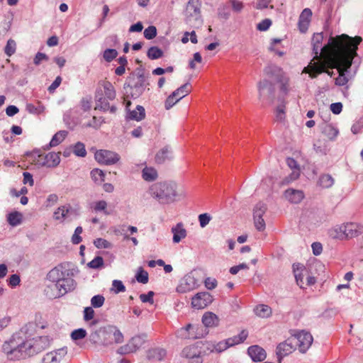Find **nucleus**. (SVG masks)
Masks as SVG:
<instances>
[{"instance_id": "obj_21", "label": "nucleus", "mask_w": 363, "mask_h": 363, "mask_svg": "<svg viewBox=\"0 0 363 363\" xmlns=\"http://www.w3.org/2000/svg\"><path fill=\"white\" fill-rule=\"evenodd\" d=\"M247 353L254 362H262L267 357L265 350L258 345L250 346L247 350Z\"/></svg>"}, {"instance_id": "obj_30", "label": "nucleus", "mask_w": 363, "mask_h": 363, "mask_svg": "<svg viewBox=\"0 0 363 363\" xmlns=\"http://www.w3.org/2000/svg\"><path fill=\"white\" fill-rule=\"evenodd\" d=\"M167 354L166 350L162 348H153L147 351V357L150 360H163Z\"/></svg>"}, {"instance_id": "obj_32", "label": "nucleus", "mask_w": 363, "mask_h": 363, "mask_svg": "<svg viewBox=\"0 0 363 363\" xmlns=\"http://www.w3.org/2000/svg\"><path fill=\"white\" fill-rule=\"evenodd\" d=\"M101 85L104 89V97L108 100H113L116 98V94L113 84L108 81H104L101 83Z\"/></svg>"}, {"instance_id": "obj_1", "label": "nucleus", "mask_w": 363, "mask_h": 363, "mask_svg": "<svg viewBox=\"0 0 363 363\" xmlns=\"http://www.w3.org/2000/svg\"><path fill=\"white\" fill-rule=\"evenodd\" d=\"M323 33H315L312 38L313 59L303 68V73L309 74L310 77L316 78L324 71L328 63L333 65L342 63L346 67H350L352 60L357 55L358 45L362 38H351L346 34L335 37L330 36L328 44L322 47Z\"/></svg>"}, {"instance_id": "obj_49", "label": "nucleus", "mask_w": 363, "mask_h": 363, "mask_svg": "<svg viewBox=\"0 0 363 363\" xmlns=\"http://www.w3.org/2000/svg\"><path fill=\"white\" fill-rule=\"evenodd\" d=\"M16 43L14 40L9 39L7 41L6 45L4 48V52L7 56H11L16 52Z\"/></svg>"}, {"instance_id": "obj_9", "label": "nucleus", "mask_w": 363, "mask_h": 363, "mask_svg": "<svg viewBox=\"0 0 363 363\" xmlns=\"http://www.w3.org/2000/svg\"><path fill=\"white\" fill-rule=\"evenodd\" d=\"M79 214L77 208L72 206L69 203H66L59 206L53 213V218L63 223L67 220H72Z\"/></svg>"}, {"instance_id": "obj_52", "label": "nucleus", "mask_w": 363, "mask_h": 363, "mask_svg": "<svg viewBox=\"0 0 363 363\" xmlns=\"http://www.w3.org/2000/svg\"><path fill=\"white\" fill-rule=\"evenodd\" d=\"M104 265V259L100 257L97 256L94 259H92L91 262H89L87 264V266L91 269H99L101 267Z\"/></svg>"}, {"instance_id": "obj_20", "label": "nucleus", "mask_w": 363, "mask_h": 363, "mask_svg": "<svg viewBox=\"0 0 363 363\" xmlns=\"http://www.w3.org/2000/svg\"><path fill=\"white\" fill-rule=\"evenodd\" d=\"M284 196L285 199L291 203H299L305 197L303 191L294 189H286L284 191Z\"/></svg>"}, {"instance_id": "obj_26", "label": "nucleus", "mask_w": 363, "mask_h": 363, "mask_svg": "<svg viewBox=\"0 0 363 363\" xmlns=\"http://www.w3.org/2000/svg\"><path fill=\"white\" fill-rule=\"evenodd\" d=\"M321 133L330 140H334L337 134L338 130L330 123H323L320 125Z\"/></svg>"}, {"instance_id": "obj_25", "label": "nucleus", "mask_w": 363, "mask_h": 363, "mask_svg": "<svg viewBox=\"0 0 363 363\" xmlns=\"http://www.w3.org/2000/svg\"><path fill=\"white\" fill-rule=\"evenodd\" d=\"M293 271L297 284L303 288V276L307 273L306 268L300 263L294 264Z\"/></svg>"}, {"instance_id": "obj_50", "label": "nucleus", "mask_w": 363, "mask_h": 363, "mask_svg": "<svg viewBox=\"0 0 363 363\" xmlns=\"http://www.w3.org/2000/svg\"><path fill=\"white\" fill-rule=\"evenodd\" d=\"M117 55L118 52L116 50L108 48L104 50L103 57L106 62H110L115 59Z\"/></svg>"}, {"instance_id": "obj_64", "label": "nucleus", "mask_w": 363, "mask_h": 363, "mask_svg": "<svg viewBox=\"0 0 363 363\" xmlns=\"http://www.w3.org/2000/svg\"><path fill=\"white\" fill-rule=\"evenodd\" d=\"M271 25L272 21L270 19L266 18L257 25V29L260 31H265L269 29Z\"/></svg>"}, {"instance_id": "obj_60", "label": "nucleus", "mask_w": 363, "mask_h": 363, "mask_svg": "<svg viewBox=\"0 0 363 363\" xmlns=\"http://www.w3.org/2000/svg\"><path fill=\"white\" fill-rule=\"evenodd\" d=\"M155 294L152 291H150L147 294H142L140 295V299L143 303H149L150 304L154 303V296Z\"/></svg>"}, {"instance_id": "obj_57", "label": "nucleus", "mask_w": 363, "mask_h": 363, "mask_svg": "<svg viewBox=\"0 0 363 363\" xmlns=\"http://www.w3.org/2000/svg\"><path fill=\"white\" fill-rule=\"evenodd\" d=\"M94 245L99 249L104 248H110L111 247V244L106 240L103 238H96L94 241Z\"/></svg>"}, {"instance_id": "obj_58", "label": "nucleus", "mask_w": 363, "mask_h": 363, "mask_svg": "<svg viewBox=\"0 0 363 363\" xmlns=\"http://www.w3.org/2000/svg\"><path fill=\"white\" fill-rule=\"evenodd\" d=\"M184 281L185 284L187 285L188 286L186 287L184 290H182V289H181V287H182V286H181L178 289V291L184 292V291H185V290H191V289H193L194 285L195 284V280H194V277H192L191 276H186L184 277Z\"/></svg>"}, {"instance_id": "obj_6", "label": "nucleus", "mask_w": 363, "mask_h": 363, "mask_svg": "<svg viewBox=\"0 0 363 363\" xmlns=\"http://www.w3.org/2000/svg\"><path fill=\"white\" fill-rule=\"evenodd\" d=\"M50 344V340L47 336H40L36 338L26 340L23 341V352L25 358L33 356L46 349Z\"/></svg>"}, {"instance_id": "obj_3", "label": "nucleus", "mask_w": 363, "mask_h": 363, "mask_svg": "<svg viewBox=\"0 0 363 363\" xmlns=\"http://www.w3.org/2000/svg\"><path fill=\"white\" fill-rule=\"evenodd\" d=\"M148 85L147 77L145 75L144 69L139 67L127 78L124 89L128 88L129 91H127V93L132 99H135L142 96Z\"/></svg>"}, {"instance_id": "obj_22", "label": "nucleus", "mask_w": 363, "mask_h": 363, "mask_svg": "<svg viewBox=\"0 0 363 363\" xmlns=\"http://www.w3.org/2000/svg\"><path fill=\"white\" fill-rule=\"evenodd\" d=\"M312 11L310 9H305L301 12L298 19V28L301 33H305L308 28Z\"/></svg>"}, {"instance_id": "obj_11", "label": "nucleus", "mask_w": 363, "mask_h": 363, "mask_svg": "<svg viewBox=\"0 0 363 363\" xmlns=\"http://www.w3.org/2000/svg\"><path fill=\"white\" fill-rule=\"evenodd\" d=\"M257 89L259 98L272 104L275 96V87L274 84L267 79H263L258 82Z\"/></svg>"}, {"instance_id": "obj_27", "label": "nucleus", "mask_w": 363, "mask_h": 363, "mask_svg": "<svg viewBox=\"0 0 363 363\" xmlns=\"http://www.w3.org/2000/svg\"><path fill=\"white\" fill-rule=\"evenodd\" d=\"M35 329V325L33 323H28L24 325L19 330L18 333L13 335H18L17 340L21 342L23 338H28L32 335V333Z\"/></svg>"}, {"instance_id": "obj_33", "label": "nucleus", "mask_w": 363, "mask_h": 363, "mask_svg": "<svg viewBox=\"0 0 363 363\" xmlns=\"http://www.w3.org/2000/svg\"><path fill=\"white\" fill-rule=\"evenodd\" d=\"M142 177L146 182H153L158 177L157 170L151 167H145L142 171Z\"/></svg>"}, {"instance_id": "obj_62", "label": "nucleus", "mask_w": 363, "mask_h": 363, "mask_svg": "<svg viewBox=\"0 0 363 363\" xmlns=\"http://www.w3.org/2000/svg\"><path fill=\"white\" fill-rule=\"evenodd\" d=\"M179 101L177 96H172V93L167 98L164 106L167 110L170 109L175 104Z\"/></svg>"}, {"instance_id": "obj_40", "label": "nucleus", "mask_w": 363, "mask_h": 363, "mask_svg": "<svg viewBox=\"0 0 363 363\" xmlns=\"http://www.w3.org/2000/svg\"><path fill=\"white\" fill-rule=\"evenodd\" d=\"M286 163H287V165L291 168V169H296V170L292 172V174H291V179L292 180H295L298 177H299V169H298V164L297 163V162L293 159V158H291V157H288L286 159Z\"/></svg>"}, {"instance_id": "obj_38", "label": "nucleus", "mask_w": 363, "mask_h": 363, "mask_svg": "<svg viewBox=\"0 0 363 363\" xmlns=\"http://www.w3.org/2000/svg\"><path fill=\"white\" fill-rule=\"evenodd\" d=\"M189 87L190 84L189 83L183 84L172 92V96H177L179 100L182 99L191 91Z\"/></svg>"}, {"instance_id": "obj_53", "label": "nucleus", "mask_w": 363, "mask_h": 363, "mask_svg": "<svg viewBox=\"0 0 363 363\" xmlns=\"http://www.w3.org/2000/svg\"><path fill=\"white\" fill-rule=\"evenodd\" d=\"M105 301V298L102 295L94 296L91 299V304L94 308L101 307Z\"/></svg>"}, {"instance_id": "obj_7", "label": "nucleus", "mask_w": 363, "mask_h": 363, "mask_svg": "<svg viewBox=\"0 0 363 363\" xmlns=\"http://www.w3.org/2000/svg\"><path fill=\"white\" fill-rule=\"evenodd\" d=\"M18 335H13L8 341L2 345V350L11 359H19L25 358L24 347L23 342L17 340Z\"/></svg>"}, {"instance_id": "obj_59", "label": "nucleus", "mask_w": 363, "mask_h": 363, "mask_svg": "<svg viewBox=\"0 0 363 363\" xmlns=\"http://www.w3.org/2000/svg\"><path fill=\"white\" fill-rule=\"evenodd\" d=\"M253 220L254 225L258 231L262 232L265 230L266 224L262 217L253 218Z\"/></svg>"}, {"instance_id": "obj_2", "label": "nucleus", "mask_w": 363, "mask_h": 363, "mask_svg": "<svg viewBox=\"0 0 363 363\" xmlns=\"http://www.w3.org/2000/svg\"><path fill=\"white\" fill-rule=\"evenodd\" d=\"M76 269L67 262L57 264L50 269L46 275L49 282L45 289L46 295L50 298L63 296L75 289L76 281L73 279Z\"/></svg>"}, {"instance_id": "obj_18", "label": "nucleus", "mask_w": 363, "mask_h": 363, "mask_svg": "<svg viewBox=\"0 0 363 363\" xmlns=\"http://www.w3.org/2000/svg\"><path fill=\"white\" fill-rule=\"evenodd\" d=\"M67 354L66 347H62L56 350L46 353L42 363H60Z\"/></svg>"}, {"instance_id": "obj_39", "label": "nucleus", "mask_w": 363, "mask_h": 363, "mask_svg": "<svg viewBox=\"0 0 363 363\" xmlns=\"http://www.w3.org/2000/svg\"><path fill=\"white\" fill-rule=\"evenodd\" d=\"M170 153V150L168 147H164L161 149L155 155V162L157 164L164 163L166 160L169 159V154Z\"/></svg>"}, {"instance_id": "obj_56", "label": "nucleus", "mask_w": 363, "mask_h": 363, "mask_svg": "<svg viewBox=\"0 0 363 363\" xmlns=\"http://www.w3.org/2000/svg\"><path fill=\"white\" fill-rule=\"evenodd\" d=\"M111 290L113 291L115 294H118L120 292H124L125 287L121 281L113 280Z\"/></svg>"}, {"instance_id": "obj_17", "label": "nucleus", "mask_w": 363, "mask_h": 363, "mask_svg": "<svg viewBox=\"0 0 363 363\" xmlns=\"http://www.w3.org/2000/svg\"><path fill=\"white\" fill-rule=\"evenodd\" d=\"M293 342L294 341L291 337L277 345L276 354L279 362L284 357L289 355L296 349Z\"/></svg>"}, {"instance_id": "obj_29", "label": "nucleus", "mask_w": 363, "mask_h": 363, "mask_svg": "<svg viewBox=\"0 0 363 363\" xmlns=\"http://www.w3.org/2000/svg\"><path fill=\"white\" fill-rule=\"evenodd\" d=\"M106 333L113 336V340L115 343H121L123 342V335L120 330L113 325H109L106 328Z\"/></svg>"}, {"instance_id": "obj_15", "label": "nucleus", "mask_w": 363, "mask_h": 363, "mask_svg": "<svg viewBox=\"0 0 363 363\" xmlns=\"http://www.w3.org/2000/svg\"><path fill=\"white\" fill-rule=\"evenodd\" d=\"M96 101L95 109H99L103 111H110L111 113H115L117 108L115 106H110L108 99L104 96L103 90L101 87L98 88L95 92L94 96Z\"/></svg>"}, {"instance_id": "obj_43", "label": "nucleus", "mask_w": 363, "mask_h": 363, "mask_svg": "<svg viewBox=\"0 0 363 363\" xmlns=\"http://www.w3.org/2000/svg\"><path fill=\"white\" fill-rule=\"evenodd\" d=\"M267 210V205L264 203L259 202L256 204L253 209V218L262 217Z\"/></svg>"}, {"instance_id": "obj_63", "label": "nucleus", "mask_w": 363, "mask_h": 363, "mask_svg": "<svg viewBox=\"0 0 363 363\" xmlns=\"http://www.w3.org/2000/svg\"><path fill=\"white\" fill-rule=\"evenodd\" d=\"M211 220V217L208 213H202L199 216V221L201 228L206 227Z\"/></svg>"}, {"instance_id": "obj_19", "label": "nucleus", "mask_w": 363, "mask_h": 363, "mask_svg": "<svg viewBox=\"0 0 363 363\" xmlns=\"http://www.w3.org/2000/svg\"><path fill=\"white\" fill-rule=\"evenodd\" d=\"M342 230L345 234V238H354L363 233V225L356 223H349L342 225Z\"/></svg>"}, {"instance_id": "obj_61", "label": "nucleus", "mask_w": 363, "mask_h": 363, "mask_svg": "<svg viewBox=\"0 0 363 363\" xmlns=\"http://www.w3.org/2000/svg\"><path fill=\"white\" fill-rule=\"evenodd\" d=\"M230 346L227 339L218 342H215L216 352H221L229 348Z\"/></svg>"}, {"instance_id": "obj_13", "label": "nucleus", "mask_w": 363, "mask_h": 363, "mask_svg": "<svg viewBox=\"0 0 363 363\" xmlns=\"http://www.w3.org/2000/svg\"><path fill=\"white\" fill-rule=\"evenodd\" d=\"M266 73L270 76H275L276 80L280 84V90L284 94H287L289 91V79L286 77L281 69L275 66L268 67L266 69Z\"/></svg>"}, {"instance_id": "obj_35", "label": "nucleus", "mask_w": 363, "mask_h": 363, "mask_svg": "<svg viewBox=\"0 0 363 363\" xmlns=\"http://www.w3.org/2000/svg\"><path fill=\"white\" fill-rule=\"evenodd\" d=\"M248 336V332L246 330H242L240 334L235 335L232 337L228 338L230 347L243 342Z\"/></svg>"}, {"instance_id": "obj_28", "label": "nucleus", "mask_w": 363, "mask_h": 363, "mask_svg": "<svg viewBox=\"0 0 363 363\" xmlns=\"http://www.w3.org/2000/svg\"><path fill=\"white\" fill-rule=\"evenodd\" d=\"M202 323L206 327H216L219 324V318L212 312H206L202 317Z\"/></svg>"}, {"instance_id": "obj_14", "label": "nucleus", "mask_w": 363, "mask_h": 363, "mask_svg": "<svg viewBox=\"0 0 363 363\" xmlns=\"http://www.w3.org/2000/svg\"><path fill=\"white\" fill-rule=\"evenodd\" d=\"M94 157L99 163L105 165L114 164L120 160L118 154L106 150H97L95 152Z\"/></svg>"}, {"instance_id": "obj_42", "label": "nucleus", "mask_w": 363, "mask_h": 363, "mask_svg": "<svg viewBox=\"0 0 363 363\" xmlns=\"http://www.w3.org/2000/svg\"><path fill=\"white\" fill-rule=\"evenodd\" d=\"M107 202L104 200L98 201L91 204V208L96 212L103 211L104 214L108 215L109 213L106 211Z\"/></svg>"}, {"instance_id": "obj_37", "label": "nucleus", "mask_w": 363, "mask_h": 363, "mask_svg": "<svg viewBox=\"0 0 363 363\" xmlns=\"http://www.w3.org/2000/svg\"><path fill=\"white\" fill-rule=\"evenodd\" d=\"M145 116V111L143 106L138 105L136 110L130 111L129 118L137 121L143 120Z\"/></svg>"}, {"instance_id": "obj_34", "label": "nucleus", "mask_w": 363, "mask_h": 363, "mask_svg": "<svg viewBox=\"0 0 363 363\" xmlns=\"http://www.w3.org/2000/svg\"><path fill=\"white\" fill-rule=\"evenodd\" d=\"M255 314L262 318H269L272 313V308L267 305L260 304L254 309Z\"/></svg>"}, {"instance_id": "obj_24", "label": "nucleus", "mask_w": 363, "mask_h": 363, "mask_svg": "<svg viewBox=\"0 0 363 363\" xmlns=\"http://www.w3.org/2000/svg\"><path fill=\"white\" fill-rule=\"evenodd\" d=\"M332 67H337L339 72V76L335 79V84L337 86H344L348 82V79L345 75V72H347L350 67H346L343 64L340 63L333 65L332 63Z\"/></svg>"}, {"instance_id": "obj_12", "label": "nucleus", "mask_w": 363, "mask_h": 363, "mask_svg": "<svg viewBox=\"0 0 363 363\" xmlns=\"http://www.w3.org/2000/svg\"><path fill=\"white\" fill-rule=\"evenodd\" d=\"M146 338L147 335L145 334L135 335L126 345L121 346L118 349V352L121 354L135 352L144 345Z\"/></svg>"}, {"instance_id": "obj_54", "label": "nucleus", "mask_w": 363, "mask_h": 363, "mask_svg": "<svg viewBox=\"0 0 363 363\" xmlns=\"http://www.w3.org/2000/svg\"><path fill=\"white\" fill-rule=\"evenodd\" d=\"M330 235L335 239H343L345 238V234L342 230V225L330 230Z\"/></svg>"}, {"instance_id": "obj_41", "label": "nucleus", "mask_w": 363, "mask_h": 363, "mask_svg": "<svg viewBox=\"0 0 363 363\" xmlns=\"http://www.w3.org/2000/svg\"><path fill=\"white\" fill-rule=\"evenodd\" d=\"M147 55L150 60H157L163 56V51L158 47L152 46L148 49Z\"/></svg>"}, {"instance_id": "obj_47", "label": "nucleus", "mask_w": 363, "mask_h": 363, "mask_svg": "<svg viewBox=\"0 0 363 363\" xmlns=\"http://www.w3.org/2000/svg\"><path fill=\"white\" fill-rule=\"evenodd\" d=\"M91 176L95 182L101 183L104 181L105 174L99 169H94L91 172Z\"/></svg>"}, {"instance_id": "obj_36", "label": "nucleus", "mask_w": 363, "mask_h": 363, "mask_svg": "<svg viewBox=\"0 0 363 363\" xmlns=\"http://www.w3.org/2000/svg\"><path fill=\"white\" fill-rule=\"evenodd\" d=\"M23 220V214L18 211L11 212L7 216V221L11 226L20 225Z\"/></svg>"}, {"instance_id": "obj_23", "label": "nucleus", "mask_w": 363, "mask_h": 363, "mask_svg": "<svg viewBox=\"0 0 363 363\" xmlns=\"http://www.w3.org/2000/svg\"><path fill=\"white\" fill-rule=\"evenodd\" d=\"M171 231L173 234L172 241L174 243H179L187 235L182 223H178L176 225L173 226Z\"/></svg>"}, {"instance_id": "obj_51", "label": "nucleus", "mask_w": 363, "mask_h": 363, "mask_svg": "<svg viewBox=\"0 0 363 363\" xmlns=\"http://www.w3.org/2000/svg\"><path fill=\"white\" fill-rule=\"evenodd\" d=\"M87 333L86 330L83 328H79L74 330L71 333V338L73 340H79L84 338L86 336Z\"/></svg>"}, {"instance_id": "obj_10", "label": "nucleus", "mask_w": 363, "mask_h": 363, "mask_svg": "<svg viewBox=\"0 0 363 363\" xmlns=\"http://www.w3.org/2000/svg\"><path fill=\"white\" fill-rule=\"evenodd\" d=\"M291 338L296 348H298L301 353H305L311 346L313 341L312 335L305 330L296 333Z\"/></svg>"}, {"instance_id": "obj_31", "label": "nucleus", "mask_w": 363, "mask_h": 363, "mask_svg": "<svg viewBox=\"0 0 363 363\" xmlns=\"http://www.w3.org/2000/svg\"><path fill=\"white\" fill-rule=\"evenodd\" d=\"M67 132L65 130H60L55 133L52 137V140H50V143L44 147V150H47L50 147L58 145L65 140V137L67 136Z\"/></svg>"}, {"instance_id": "obj_48", "label": "nucleus", "mask_w": 363, "mask_h": 363, "mask_svg": "<svg viewBox=\"0 0 363 363\" xmlns=\"http://www.w3.org/2000/svg\"><path fill=\"white\" fill-rule=\"evenodd\" d=\"M135 279L139 283L147 284L148 282V273L142 267H139Z\"/></svg>"}, {"instance_id": "obj_44", "label": "nucleus", "mask_w": 363, "mask_h": 363, "mask_svg": "<svg viewBox=\"0 0 363 363\" xmlns=\"http://www.w3.org/2000/svg\"><path fill=\"white\" fill-rule=\"evenodd\" d=\"M334 184V179L330 174H323L319 178V184L324 188H330Z\"/></svg>"}, {"instance_id": "obj_5", "label": "nucleus", "mask_w": 363, "mask_h": 363, "mask_svg": "<svg viewBox=\"0 0 363 363\" xmlns=\"http://www.w3.org/2000/svg\"><path fill=\"white\" fill-rule=\"evenodd\" d=\"M201 8L200 0H189L184 11V19L186 23L191 26H197L202 23Z\"/></svg>"}, {"instance_id": "obj_46", "label": "nucleus", "mask_w": 363, "mask_h": 363, "mask_svg": "<svg viewBox=\"0 0 363 363\" xmlns=\"http://www.w3.org/2000/svg\"><path fill=\"white\" fill-rule=\"evenodd\" d=\"M200 352H201V350H199L197 347H196L194 345H191V346L185 347L183 350L182 354L186 358L189 359Z\"/></svg>"}, {"instance_id": "obj_45", "label": "nucleus", "mask_w": 363, "mask_h": 363, "mask_svg": "<svg viewBox=\"0 0 363 363\" xmlns=\"http://www.w3.org/2000/svg\"><path fill=\"white\" fill-rule=\"evenodd\" d=\"M73 152L78 157H84L86 155L84 144L81 142H77L73 146Z\"/></svg>"}, {"instance_id": "obj_16", "label": "nucleus", "mask_w": 363, "mask_h": 363, "mask_svg": "<svg viewBox=\"0 0 363 363\" xmlns=\"http://www.w3.org/2000/svg\"><path fill=\"white\" fill-rule=\"evenodd\" d=\"M213 301V296L207 291L197 293L191 299L193 308L202 309L211 304Z\"/></svg>"}, {"instance_id": "obj_4", "label": "nucleus", "mask_w": 363, "mask_h": 363, "mask_svg": "<svg viewBox=\"0 0 363 363\" xmlns=\"http://www.w3.org/2000/svg\"><path fill=\"white\" fill-rule=\"evenodd\" d=\"M150 194L160 203H169L177 196V184L172 182H157L150 188Z\"/></svg>"}, {"instance_id": "obj_55", "label": "nucleus", "mask_w": 363, "mask_h": 363, "mask_svg": "<svg viewBox=\"0 0 363 363\" xmlns=\"http://www.w3.org/2000/svg\"><path fill=\"white\" fill-rule=\"evenodd\" d=\"M157 35V28L154 26H150L144 30V37L147 40H152Z\"/></svg>"}, {"instance_id": "obj_8", "label": "nucleus", "mask_w": 363, "mask_h": 363, "mask_svg": "<svg viewBox=\"0 0 363 363\" xmlns=\"http://www.w3.org/2000/svg\"><path fill=\"white\" fill-rule=\"evenodd\" d=\"M30 155L32 157L33 162L40 167H55L60 162V153L54 152L43 156L40 150H36L30 153Z\"/></svg>"}]
</instances>
